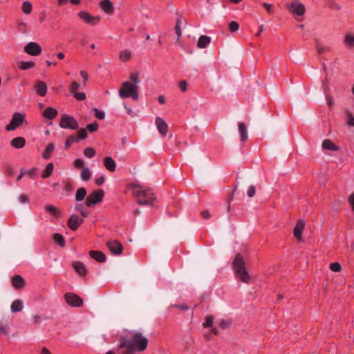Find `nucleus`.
I'll list each match as a JSON object with an SVG mask.
<instances>
[{
  "instance_id": "58836bf2",
  "label": "nucleus",
  "mask_w": 354,
  "mask_h": 354,
  "mask_svg": "<svg viewBox=\"0 0 354 354\" xmlns=\"http://www.w3.org/2000/svg\"><path fill=\"white\" fill-rule=\"evenodd\" d=\"M80 176L82 180L87 181L91 178V172L88 167H84L82 170Z\"/></svg>"
},
{
  "instance_id": "a878e982",
  "label": "nucleus",
  "mask_w": 354,
  "mask_h": 354,
  "mask_svg": "<svg viewBox=\"0 0 354 354\" xmlns=\"http://www.w3.org/2000/svg\"><path fill=\"white\" fill-rule=\"evenodd\" d=\"M211 41V38L207 35H201L197 43V46L199 48H205Z\"/></svg>"
},
{
  "instance_id": "8fccbe9b",
  "label": "nucleus",
  "mask_w": 354,
  "mask_h": 354,
  "mask_svg": "<svg viewBox=\"0 0 354 354\" xmlns=\"http://www.w3.org/2000/svg\"><path fill=\"white\" fill-rule=\"evenodd\" d=\"M213 324V317L212 316H207L205 318V321L203 323V326L205 328H209L212 326Z\"/></svg>"
},
{
  "instance_id": "6e6d98bb",
  "label": "nucleus",
  "mask_w": 354,
  "mask_h": 354,
  "mask_svg": "<svg viewBox=\"0 0 354 354\" xmlns=\"http://www.w3.org/2000/svg\"><path fill=\"white\" fill-rule=\"evenodd\" d=\"M80 86V84L77 82H73L71 86V92L73 94L77 92V90Z\"/></svg>"
},
{
  "instance_id": "f3484780",
  "label": "nucleus",
  "mask_w": 354,
  "mask_h": 354,
  "mask_svg": "<svg viewBox=\"0 0 354 354\" xmlns=\"http://www.w3.org/2000/svg\"><path fill=\"white\" fill-rule=\"evenodd\" d=\"M35 90L38 95L44 97L47 92V85L42 81H37L35 84Z\"/></svg>"
},
{
  "instance_id": "c756f323",
  "label": "nucleus",
  "mask_w": 354,
  "mask_h": 354,
  "mask_svg": "<svg viewBox=\"0 0 354 354\" xmlns=\"http://www.w3.org/2000/svg\"><path fill=\"white\" fill-rule=\"evenodd\" d=\"M73 268L75 271L79 273L80 275L85 274L86 270L84 264L80 261H75L73 263Z\"/></svg>"
},
{
  "instance_id": "e2e57ef3",
  "label": "nucleus",
  "mask_w": 354,
  "mask_h": 354,
  "mask_svg": "<svg viewBox=\"0 0 354 354\" xmlns=\"http://www.w3.org/2000/svg\"><path fill=\"white\" fill-rule=\"evenodd\" d=\"M19 201L21 203H28V197L26 195H24V194L20 195L19 196Z\"/></svg>"
},
{
  "instance_id": "dca6fc26",
  "label": "nucleus",
  "mask_w": 354,
  "mask_h": 354,
  "mask_svg": "<svg viewBox=\"0 0 354 354\" xmlns=\"http://www.w3.org/2000/svg\"><path fill=\"white\" fill-rule=\"evenodd\" d=\"M101 10L106 14H112L114 11L113 4L110 0H102L99 3Z\"/></svg>"
},
{
  "instance_id": "6e6552de",
  "label": "nucleus",
  "mask_w": 354,
  "mask_h": 354,
  "mask_svg": "<svg viewBox=\"0 0 354 354\" xmlns=\"http://www.w3.org/2000/svg\"><path fill=\"white\" fill-rule=\"evenodd\" d=\"M78 17L82 20L85 24L90 26H95L100 21V17L93 16L86 11H80L77 13Z\"/></svg>"
},
{
  "instance_id": "774afa93",
  "label": "nucleus",
  "mask_w": 354,
  "mask_h": 354,
  "mask_svg": "<svg viewBox=\"0 0 354 354\" xmlns=\"http://www.w3.org/2000/svg\"><path fill=\"white\" fill-rule=\"evenodd\" d=\"M219 325L222 328H225L228 326V323L226 320L223 319L220 322Z\"/></svg>"
},
{
  "instance_id": "680f3d73",
  "label": "nucleus",
  "mask_w": 354,
  "mask_h": 354,
  "mask_svg": "<svg viewBox=\"0 0 354 354\" xmlns=\"http://www.w3.org/2000/svg\"><path fill=\"white\" fill-rule=\"evenodd\" d=\"M201 216L205 219H208L211 217L210 213L208 210H203L201 212Z\"/></svg>"
},
{
  "instance_id": "f704fd0d",
  "label": "nucleus",
  "mask_w": 354,
  "mask_h": 354,
  "mask_svg": "<svg viewBox=\"0 0 354 354\" xmlns=\"http://www.w3.org/2000/svg\"><path fill=\"white\" fill-rule=\"evenodd\" d=\"M344 44L351 48H354V35L347 34L344 40Z\"/></svg>"
},
{
  "instance_id": "c9c22d12",
  "label": "nucleus",
  "mask_w": 354,
  "mask_h": 354,
  "mask_svg": "<svg viewBox=\"0 0 354 354\" xmlns=\"http://www.w3.org/2000/svg\"><path fill=\"white\" fill-rule=\"evenodd\" d=\"M53 240L61 247H64L65 245L64 237L61 234L55 233L53 234Z\"/></svg>"
},
{
  "instance_id": "a211bd4d",
  "label": "nucleus",
  "mask_w": 354,
  "mask_h": 354,
  "mask_svg": "<svg viewBox=\"0 0 354 354\" xmlns=\"http://www.w3.org/2000/svg\"><path fill=\"white\" fill-rule=\"evenodd\" d=\"M104 166L109 171H114L116 169L115 161L110 156L105 157L103 160Z\"/></svg>"
},
{
  "instance_id": "ea45409f",
  "label": "nucleus",
  "mask_w": 354,
  "mask_h": 354,
  "mask_svg": "<svg viewBox=\"0 0 354 354\" xmlns=\"http://www.w3.org/2000/svg\"><path fill=\"white\" fill-rule=\"evenodd\" d=\"M315 45L317 50L320 54H324L329 50V48L322 45L317 39H315Z\"/></svg>"
},
{
  "instance_id": "13d9d810",
  "label": "nucleus",
  "mask_w": 354,
  "mask_h": 354,
  "mask_svg": "<svg viewBox=\"0 0 354 354\" xmlns=\"http://www.w3.org/2000/svg\"><path fill=\"white\" fill-rule=\"evenodd\" d=\"M95 117L98 119H104L105 118V113L102 111L97 110L95 109Z\"/></svg>"
},
{
  "instance_id": "79ce46f5",
  "label": "nucleus",
  "mask_w": 354,
  "mask_h": 354,
  "mask_svg": "<svg viewBox=\"0 0 354 354\" xmlns=\"http://www.w3.org/2000/svg\"><path fill=\"white\" fill-rule=\"evenodd\" d=\"M84 155L88 158H92L95 155V151L92 147H86L84 150Z\"/></svg>"
},
{
  "instance_id": "aec40b11",
  "label": "nucleus",
  "mask_w": 354,
  "mask_h": 354,
  "mask_svg": "<svg viewBox=\"0 0 354 354\" xmlns=\"http://www.w3.org/2000/svg\"><path fill=\"white\" fill-rule=\"evenodd\" d=\"M239 133L242 142H245L248 139V129L246 125L243 122H239Z\"/></svg>"
},
{
  "instance_id": "f257e3e1",
  "label": "nucleus",
  "mask_w": 354,
  "mask_h": 354,
  "mask_svg": "<svg viewBox=\"0 0 354 354\" xmlns=\"http://www.w3.org/2000/svg\"><path fill=\"white\" fill-rule=\"evenodd\" d=\"M148 342V339L140 331L132 330L120 337L118 348L124 349L122 354H135L136 351H145Z\"/></svg>"
},
{
  "instance_id": "338daca9",
  "label": "nucleus",
  "mask_w": 354,
  "mask_h": 354,
  "mask_svg": "<svg viewBox=\"0 0 354 354\" xmlns=\"http://www.w3.org/2000/svg\"><path fill=\"white\" fill-rule=\"evenodd\" d=\"M263 6H264V8L267 10V11L269 13H271L272 12V5L271 4H269V3H263Z\"/></svg>"
},
{
  "instance_id": "f03ea898",
  "label": "nucleus",
  "mask_w": 354,
  "mask_h": 354,
  "mask_svg": "<svg viewBox=\"0 0 354 354\" xmlns=\"http://www.w3.org/2000/svg\"><path fill=\"white\" fill-rule=\"evenodd\" d=\"M133 193L138 199V204L141 205H153L156 201L152 190L145 186L132 184Z\"/></svg>"
},
{
  "instance_id": "4be33fe9",
  "label": "nucleus",
  "mask_w": 354,
  "mask_h": 354,
  "mask_svg": "<svg viewBox=\"0 0 354 354\" xmlns=\"http://www.w3.org/2000/svg\"><path fill=\"white\" fill-rule=\"evenodd\" d=\"M89 254L93 259H95L97 262L102 263L106 261V256L102 252L91 250L90 251Z\"/></svg>"
},
{
  "instance_id": "473e14b6",
  "label": "nucleus",
  "mask_w": 354,
  "mask_h": 354,
  "mask_svg": "<svg viewBox=\"0 0 354 354\" xmlns=\"http://www.w3.org/2000/svg\"><path fill=\"white\" fill-rule=\"evenodd\" d=\"M21 10L25 15H29L32 10V5L29 1H26L22 3Z\"/></svg>"
},
{
  "instance_id": "423d86ee",
  "label": "nucleus",
  "mask_w": 354,
  "mask_h": 354,
  "mask_svg": "<svg viewBox=\"0 0 354 354\" xmlns=\"http://www.w3.org/2000/svg\"><path fill=\"white\" fill-rule=\"evenodd\" d=\"M25 120V114L16 112L13 114L12 118L10 123L6 127V129L8 131H14L19 127Z\"/></svg>"
},
{
  "instance_id": "5701e85b",
  "label": "nucleus",
  "mask_w": 354,
  "mask_h": 354,
  "mask_svg": "<svg viewBox=\"0 0 354 354\" xmlns=\"http://www.w3.org/2000/svg\"><path fill=\"white\" fill-rule=\"evenodd\" d=\"M57 115V111L53 107H47L43 112V116L48 120H53Z\"/></svg>"
},
{
  "instance_id": "6ab92c4d",
  "label": "nucleus",
  "mask_w": 354,
  "mask_h": 354,
  "mask_svg": "<svg viewBox=\"0 0 354 354\" xmlns=\"http://www.w3.org/2000/svg\"><path fill=\"white\" fill-rule=\"evenodd\" d=\"M12 286L16 289L21 288L25 286V281L21 276L15 274L12 277Z\"/></svg>"
},
{
  "instance_id": "a18cd8bd",
  "label": "nucleus",
  "mask_w": 354,
  "mask_h": 354,
  "mask_svg": "<svg viewBox=\"0 0 354 354\" xmlns=\"http://www.w3.org/2000/svg\"><path fill=\"white\" fill-rule=\"evenodd\" d=\"M98 129L97 122H95L93 123H91L86 125V129L90 131L91 133L95 132Z\"/></svg>"
},
{
  "instance_id": "20e7f679",
  "label": "nucleus",
  "mask_w": 354,
  "mask_h": 354,
  "mask_svg": "<svg viewBox=\"0 0 354 354\" xmlns=\"http://www.w3.org/2000/svg\"><path fill=\"white\" fill-rule=\"evenodd\" d=\"M138 89V85L133 84L131 82L126 81L122 84L118 94L121 98L131 97L134 100H137L139 97Z\"/></svg>"
},
{
  "instance_id": "4468645a",
  "label": "nucleus",
  "mask_w": 354,
  "mask_h": 354,
  "mask_svg": "<svg viewBox=\"0 0 354 354\" xmlns=\"http://www.w3.org/2000/svg\"><path fill=\"white\" fill-rule=\"evenodd\" d=\"M155 124L158 132L162 136H165L168 131V125L165 121L160 117H156Z\"/></svg>"
},
{
  "instance_id": "2f4dec72",
  "label": "nucleus",
  "mask_w": 354,
  "mask_h": 354,
  "mask_svg": "<svg viewBox=\"0 0 354 354\" xmlns=\"http://www.w3.org/2000/svg\"><path fill=\"white\" fill-rule=\"evenodd\" d=\"M86 196V190L84 187H80L77 189L75 193V200L77 201H82Z\"/></svg>"
},
{
  "instance_id": "864d4df0",
  "label": "nucleus",
  "mask_w": 354,
  "mask_h": 354,
  "mask_svg": "<svg viewBox=\"0 0 354 354\" xmlns=\"http://www.w3.org/2000/svg\"><path fill=\"white\" fill-rule=\"evenodd\" d=\"M26 174L28 175L30 178H32L35 176L37 175V168L32 167L26 171Z\"/></svg>"
},
{
  "instance_id": "5fc2aeb1",
  "label": "nucleus",
  "mask_w": 354,
  "mask_h": 354,
  "mask_svg": "<svg viewBox=\"0 0 354 354\" xmlns=\"http://www.w3.org/2000/svg\"><path fill=\"white\" fill-rule=\"evenodd\" d=\"M78 135H79V137H77V138H79V140L80 139H85L87 137L86 129H81L78 131Z\"/></svg>"
},
{
  "instance_id": "39448f33",
  "label": "nucleus",
  "mask_w": 354,
  "mask_h": 354,
  "mask_svg": "<svg viewBox=\"0 0 354 354\" xmlns=\"http://www.w3.org/2000/svg\"><path fill=\"white\" fill-rule=\"evenodd\" d=\"M104 192L102 189H99L91 193L86 198L85 201V205L87 207H93L96 204L99 203L102 201L104 197Z\"/></svg>"
},
{
  "instance_id": "c03bdc74",
  "label": "nucleus",
  "mask_w": 354,
  "mask_h": 354,
  "mask_svg": "<svg viewBox=\"0 0 354 354\" xmlns=\"http://www.w3.org/2000/svg\"><path fill=\"white\" fill-rule=\"evenodd\" d=\"M175 31L177 35V39L176 41H178L180 40V38L182 35V31L180 29V20L178 19L176 22V26H175Z\"/></svg>"
},
{
  "instance_id": "603ef678",
  "label": "nucleus",
  "mask_w": 354,
  "mask_h": 354,
  "mask_svg": "<svg viewBox=\"0 0 354 354\" xmlns=\"http://www.w3.org/2000/svg\"><path fill=\"white\" fill-rule=\"evenodd\" d=\"M255 193H256L255 186L254 185H250L248 187V192H247L248 196L249 198H252L255 195Z\"/></svg>"
},
{
  "instance_id": "0e129e2a",
  "label": "nucleus",
  "mask_w": 354,
  "mask_h": 354,
  "mask_svg": "<svg viewBox=\"0 0 354 354\" xmlns=\"http://www.w3.org/2000/svg\"><path fill=\"white\" fill-rule=\"evenodd\" d=\"M80 75H81V77H82V79L84 80V85H85L86 84V82L88 80V74H87V73L85 71H81L80 72Z\"/></svg>"
},
{
  "instance_id": "7ed1b4c3",
  "label": "nucleus",
  "mask_w": 354,
  "mask_h": 354,
  "mask_svg": "<svg viewBox=\"0 0 354 354\" xmlns=\"http://www.w3.org/2000/svg\"><path fill=\"white\" fill-rule=\"evenodd\" d=\"M232 267L235 272L236 277L242 282L248 283L250 281V277L245 269L243 258L241 254H237L232 262Z\"/></svg>"
},
{
  "instance_id": "412c9836",
  "label": "nucleus",
  "mask_w": 354,
  "mask_h": 354,
  "mask_svg": "<svg viewBox=\"0 0 354 354\" xmlns=\"http://www.w3.org/2000/svg\"><path fill=\"white\" fill-rule=\"evenodd\" d=\"M322 148L324 149L336 151L340 149L339 147L336 146L330 139H326L322 142Z\"/></svg>"
},
{
  "instance_id": "0eeeda50",
  "label": "nucleus",
  "mask_w": 354,
  "mask_h": 354,
  "mask_svg": "<svg viewBox=\"0 0 354 354\" xmlns=\"http://www.w3.org/2000/svg\"><path fill=\"white\" fill-rule=\"evenodd\" d=\"M59 127L62 129L76 130L79 128V124L73 117L63 115L59 122Z\"/></svg>"
},
{
  "instance_id": "69168bd1",
  "label": "nucleus",
  "mask_w": 354,
  "mask_h": 354,
  "mask_svg": "<svg viewBox=\"0 0 354 354\" xmlns=\"http://www.w3.org/2000/svg\"><path fill=\"white\" fill-rule=\"evenodd\" d=\"M26 174V171L25 170L24 168H22L20 170V174L19 175L17 176V181H19L24 176V175Z\"/></svg>"
},
{
  "instance_id": "f8f14e48",
  "label": "nucleus",
  "mask_w": 354,
  "mask_h": 354,
  "mask_svg": "<svg viewBox=\"0 0 354 354\" xmlns=\"http://www.w3.org/2000/svg\"><path fill=\"white\" fill-rule=\"evenodd\" d=\"M106 245L110 252L115 255H119L122 252L123 246L118 241H108Z\"/></svg>"
},
{
  "instance_id": "3c124183",
  "label": "nucleus",
  "mask_w": 354,
  "mask_h": 354,
  "mask_svg": "<svg viewBox=\"0 0 354 354\" xmlns=\"http://www.w3.org/2000/svg\"><path fill=\"white\" fill-rule=\"evenodd\" d=\"M239 25L236 21H232L229 25V30L230 32H234L239 30Z\"/></svg>"
},
{
  "instance_id": "052dcab7",
  "label": "nucleus",
  "mask_w": 354,
  "mask_h": 354,
  "mask_svg": "<svg viewBox=\"0 0 354 354\" xmlns=\"http://www.w3.org/2000/svg\"><path fill=\"white\" fill-rule=\"evenodd\" d=\"M74 165L77 168L82 167L84 166V160L80 158H77L74 161Z\"/></svg>"
},
{
  "instance_id": "1a4fd4ad",
  "label": "nucleus",
  "mask_w": 354,
  "mask_h": 354,
  "mask_svg": "<svg viewBox=\"0 0 354 354\" xmlns=\"http://www.w3.org/2000/svg\"><path fill=\"white\" fill-rule=\"evenodd\" d=\"M66 303L72 307H80L83 304V300L78 295L73 292H68L64 295Z\"/></svg>"
},
{
  "instance_id": "a19ab883",
  "label": "nucleus",
  "mask_w": 354,
  "mask_h": 354,
  "mask_svg": "<svg viewBox=\"0 0 354 354\" xmlns=\"http://www.w3.org/2000/svg\"><path fill=\"white\" fill-rule=\"evenodd\" d=\"M10 325L8 322H0V335H7Z\"/></svg>"
},
{
  "instance_id": "09e8293b",
  "label": "nucleus",
  "mask_w": 354,
  "mask_h": 354,
  "mask_svg": "<svg viewBox=\"0 0 354 354\" xmlns=\"http://www.w3.org/2000/svg\"><path fill=\"white\" fill-rule=\"evenodd\" d=\"M73 97L79 101H83L86 97V94L83 92H76V93H73Z\"/></svg>"
},
{
  "instance_id": "2eb2a0df",
  "label": "nucleus",
  "mask_w": 354,
  "mask_h": 354,
  "mask_svg": "<svg viewBox=\"0 0 354 354\" xmlns=\"http://www.w3.org/2000/svg\"><path fill=\"white\" fill-rule=\"evenodd\" d=\"M306 223L304 219H299L294 227L293 234L300 241L301 239L302 233L305 227Z\"/></svg>"
},
{
  "instance_id": "4c0bfd02",
  "label": "nucleus",
  "mask_w": 354,
  "mask_h": 354,
  "mask_svg": "<svg viewBox=\"0 0 354 354\" xmlns=\"http://www.w3.org/2000/svg\"><path fill=\"white\" fill-rule=\"evenodd\" d=\"M79 141V138L75 136H68L65 141V149H68L71 147V145L74 142Z\"/></svg>"
},
{
  "instance_id": "b1692460",
  "label": "nucleus",
  "mask_w": 354,
  "mask_h": 354,
  "mask_svg": "<svg viewBox=\"0 0 354 354\" xmlns=\"http://www.w3.org/2000/svg\"><path fill=\"white\" fill-rule=\"evenodd\" d=\"M44 209L48 214L56 218H58L61 216V212L56 208L55 206L53 205H46L44 207Z\"/></svg>"
},
{
  "instance_id": "4d7b16f0",
  "label": "nucleus",
  "mask_w": 354,
  "mask_h": 354,
  "mask_svg": "<svg viewBox=\"0 0 354 354\" xmlns=\"http://www.w3.org/2000/svg\"><path fill=\"white\" fill-rule=\"evenodd\" d=\"M105 181V178L103 175H101L95 178V183L97 185H102Z\"/></svg>"
},
{
  "instance_id": "bb28decb",
  "label": "nucleus",
  "mask_w": 354,
  "mask_h": 354,
  "mask_svg": "<svg viewBox=\"0 0 354 354\" xmlns=\"http://www.w3.org/2000/svg\"><path fill=\"white\" fill-rule=\"evenodd\" d=\"M24 308L23 301L21 299L15 300L10 306L11 311L13 313L20 312Z\"/></svg>"
},
{
  "instance_id": "72a5a7b5",
  "label": "nucleus",
  "mask_w": 354,
  "mask_h": 354,
  "mask_svg": "<svg viewBox=\"0 0 354 354\" xmlns=\"http://www.w3.org/2000/svg\"><path fill=\"white\" fill-rule=\"evenodd\" d=\"M35 62H33L32 61H30V62L21 61L18 63V66L21 70H28V69L35 67Z\"/></svg>"
},
{
  "instance_id": "7c9ffc66",
  "label": "nucleus",
  "mask_w": 354,
  "mask_h": 354,
  "mask_svg": "<svg viewBox=\"0 0 354 354\" xmlns=\"http://www.w3.org/2000/svg\"><path fill=\"white\" fill-rule=\"evenodd\" d=\"M53 169H54L53 163L49 162L46 166V168H45L43 174H41V177L43 178H47L50 177L53 174Z\"/></svg>"
},
{
  "instance_id": "49530a36",
  "label": "nucleus",
  "mask_w": 354,
  "mask_h": 354,
  "mask_svg": "<svg viewBox=\"0 0 354 354\" xmlns=\"http://www.w3.org/2000/svg\"><path fill=\"white\" fill-rule=\"evenodd\" d=\"M346 115L348 117L347 125L354 127V115L349 111H346Z\"/></svg>"
},
{
  "instance_id": "393cba45",
  "label": "nucleus",
  "mask_w": 354,
  "mask_h": 354,
  "mask_svg": "<svg viewBox=\"0 0 354 354\" xmlns=\"http://www.w3.org/2000/svg\"><path fill=\"white\" fill-rule=\"evenodd\" d=\"M26 140L22 137H17L11 140V146L16 149H21L24 147Z\"/></svg>"
},
{
  "instance_id": "37998d69",
  "label": "nucleus",
  "mask_w": 354,
  "mask_h": 354,
  "mask_svg": "<svg viewBox=\"0 0 354 354\" xmlns=\"http://www.w3.org/2000/svg\"><path fill=\"white\" fill-rule=\"evenodd\" d=\"M129 79L133 84L138 85L140 83L139 73L135 72L130 75Z\"/></svg>"
},
{
  "instance_id": "9d476101",
  "label": "nucleus",
  "mask_w": 354,
  "mask_h": 354,
  "mask_svg": "<svg viewBox=\"0 0 354 354\" xmlns=\"http://www.w3.org/2000/svg\"><path fill=\"white\" fill-rule=\"evenodd\" d=\"M288 8L294 15L303 16L306 12L304 5L298 1L292 2L291 4L288 6Z\"/></svg>"
},
{
  "instance_id": "ddd939ff",
  "label": "nucleus",
  "mask_w": 354,
  "mask_h": 354,
  "mask_svg": "<svg viewBox=\"0 0 354 354\" xmlns=\"http://www.w3.org/2000/svg\"><path fill=\"white\" fill-rule=\"evenodd\" d=\"M84 219L80 218L77 214H72L68 221V227L75 231L76 230L79 226L83 223Z\"/></svg>"
},
{
  "instance_id": "cd10ccee",
  "label": "nucleus",
  "mask_w": 354,
  "mask_h": 354,
  "mask_svg": "<svg viewBox=\"0 0 354 354\" xmlns=\"http://www.w3.org/2000/svg\"><path fill=\"white\" fill-rule=\"evenodd\" d=\"M131 56H132V53L129 49H124V50H121L120 52V55H119L120 59L123 62H127L129 60H130L131 58Z\"/></svg>"
},
{
  "instance_id": "c85d7f7f",
  "label": "nucleus",
  "mask_w": 354,
  "mask_h": 354,
  "mask_svg": "<svg viewBox=\"0 0 354 354\" xmlns=\"http://www.w3.org/2000/svg\"><path fill=\"white\" fill-rule=\"evenodd\" d=\"M54 149H55L54 144L52 142L48 143V145L46 146L44 151L43 152V154H42L43 158L45 160L49 159L51 156V153L54 151Z\"/></svg>"
},
{
  "instance_id": "e433bc0d",
  "label": "nucleus",
  "mask_w": 354,
  "mask_h": 354,
  "mask_svg": "<svg viewBox=\"0 0 354 354\" xmlns=\"http://www.w3.org/2000/svg\"><path fill=\"white\" fill-rule=\"evenodd\" d=\"M74 209L78 212L84 218L88 216V212H86L84 206L82 204L77 203L74 206Z\"/></svg>"
},
{
  "instance_id": "bf43d9fd",
  "label": "nucleus",
  "mask_w": 354,
  "mask_h": 354,
  "mask_svg": "<svg viewBox=\"0 0 354 354\" xmlns=\"http://www.w3.org/2000/svg\"><path fill=\"white\" fill-rule=\"evenodd\" d=\"M179 88L183 92H185L187 90V83L186 81L183 80L179 83Z\"/></svg>"
},
{
  "instance_id": "de8ad7c7",
  "label": "nucleus",
  "mask_w": 354,
  "mask_h": 354,
  "mask_svg": "<svg viewBox=\"0 0 354 354\" xmlns=\"http://www.w3.org/2000/svg\"><path fill=\"white\" fill-rule=\"evenodd\" d=\"M330 269L333 272H339L342 269V266L339 263L334 262L330 264Z\"/></svg>"
},
{
  "instance_id": "9b49d317",
  "label": "nucleus",
  "mask_w": 354,
  "mask_h": 354,
  "mask_svg": "<svg viewBox=\"0 0 354 354\" xmlns=\"http://www.w3.org/2000/svg\"><path fill=\"white\" fill-rule=\"evenodd\" d=\"M24 51L30 55L37 56L41 53V48L37 43L30 41L25 46Z\"/></svg>"
}]
</instances>
